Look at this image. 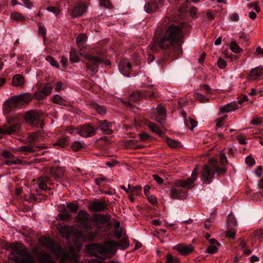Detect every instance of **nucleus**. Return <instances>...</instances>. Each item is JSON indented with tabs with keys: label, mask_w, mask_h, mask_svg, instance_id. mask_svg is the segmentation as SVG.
<instances>
[{
	"label": "nucleus",
	"mask_w": 263,
	"mask_h": 263,
	"mask_svg": "<svg viewBox=\"0 0 263 263\" xmlns=\"http://www.w3.org/2000/svg\"><path fill=\"white\" fill-rule=\"evenodd\" d=\"M53 87L49 83H44L38 86V90H40L46 96L49 95L52 91Z\"/></svg>",
	"instance_id": "2f4dec72"
},
{
	"label": "nucleus",
	"mask_w": 263,
	"mask_h": 263,
	"mask_svg": "<svg viewBox=\"0 0 263 263\" xmlns=\"http://www.w3.org/2000/svg\"><path fill=\"white\" fill-rule=\"evenodd\" d=\"M236 231L233 230H227L225 232L226 237L234 239L235 237Z\"/></svg>",
	"instance_id": "052dcab7"
},
{
	"label": "nucleus",
	"mask_w": 263,
	"mask_h": 263,
	"mask_svg": "<svg viewBox=\"0 0 263 263\" xmlns=\"http://www.w3.org/2000/svg\"><path fill=\"white\" fill-rule=\"evenodd\" d=\"M18 105L14 97H11L9 100L6 101L4 104V110L7 113L12 110Z\"/></svg>",
	"instance_id": "bb28decb"
},
{
	"label": "nucleus",
	"mask_w": 263,
	"mask_h": 263,
	"mask_svg": "<svg viewBox=\"0 0 263 263\" xmlns=\"http://www.w3.org/2000/svg\"><path fill=\"white\" fill-rule=\"evenodd\" d=\"M1 156L5 158L9 159H12L14 157V155L8 151L3 152L1 154Z\"/></svg>",
	"instance_id": "338daca9"
},
{
	"label": "nucleus",
	"mask_w": 263,
	"mask_h": 263,
	"mask_svg": "<svg viewBox=\"0 0 263 263\" xmlns=\"http://www.w3.org/2000/svg\"><path fill=\"white\" fill-rule=\"evenodd\" d=\"M97 234V232H89L87 233L85 235V236H84L83 233L81 232H80L78 233V236L84 237L89 241H92L95 238Z\"/></svg>",
	"instance_id": "4c0bfd02"
},
{
	"label": "nucleus",
	"mask_w": 263,
	"mask_h": 263,
	"mask_svg": "<svg viewBox=\"0 0 263 263\" xmlns=\"http://www.w3.org/2000/svg\"><path fill=\"white\" fill-rule=\"evenodd\" d=\"M68 143V137H63L53 144L54 146H58L60 147H64Z\"/></svg>",
	"instance_id": "37998d69"
},
{
	"label": "nucleus",
	"mask_w": 263,
	"mask_h": 263,
	"mask_svg": "<svg viewBox=\"0 0 263 263\" xmlns=\"http://www.w3.org/2000/svg\"><path fill=\"white\" fill-rule=\"evenodd\" d=\"M129 240L126 237L123 238L120 242H118V246L123 249L127 248L129 246Z\"/></svg>",
	"instance_id": "5fc2aeb1"
},
{
	"label": "nucleus",
	"mask_w": 263,
	"mask_h": 263,
	"mask_svg": "<svg viewBox=\"0 0 263 263\" xmlns=\"http://www.w3.org/2000/svg\"><path fill=\"white\" fill-rule=\"evenodd\" d=\"M84 58L88 60L86 62L87 70L91 75L96 74L98 70L99 65L103 62V59L99 55L91 54H82Z\"/></svg>",
	"instance_id": "39448f33"
},
{
	"label": "nucleus",
	"mask_w": 263,
	"mask_h": 263,
	"mask_svg": "<svg viewBox=\"0 0 263 263\" xmlns=\"http://www.w3.org/2000/svg\"><path fill=\"white\" fill-rule=\"evenodd\" d=\"M219 157H220V163L221 165L222 166L225 165L228 162L226 155L224 153H220V154L219 155Z\"/></svg>",
	"instance_id": "0e129e2a"
},
{
	"label": "nucleus",
	"mask_w": 263,
	"mask_h": 263,
	"mask_svg": "<svg viewBox=\"0 0 263 263\" xmlns=\"http://www.w3.org/2000/svg\"><path fill=\"white\" fill-rule=\"evenodd\" d=\"M87 36L85 33L79 34L76 40V43L79 47L83 46L87 41Z\"/></svg>",
	"instance_id": "e433bc0d"
},
{
	"label": "nucleus",
	"mask_w": 263,
	"mask_h": 263,
	"mask_svg": "<svg viewBox=\"0 0 263 263\" xmlns=\"http://www.w3.org/2000/svg\"><path fill=\"white\" fill-rule=\"evenodd\" d=\"M147 127L154 133L161 136L164 134V132L156 124L149 122L147 124Z\"/></svg>",
	"instance_id": "72a5a7b5"
},
{
	"label": "nucleus",
	"mask_w": 263,
	"mask_h": 263,
	"mask_svg": "<svg viewBox=\"0 0 263 263\" xmlns=\"http://www.w3.org/2000/svg\"><path fill=\"white\" fill-rule=\"evenodd\" d=\"M210 245L206 249V252L209 254H214L218 251L219 243L214 239H209Z\"/></svg>",
	"instance_id": "cd10ccee"
},
{
	"label": "nucleus",
	"mask_w": 263,
	"mask_h": 263,
	"mask_svg": "<svg viewBox=\"0 0 263 263\" xmlns=\"http://www.w3.org/2000/svg\"><path fill=\"white\" fill-rule=\"evenodd\" d=\"M89 217L90 215L85 210H80L76 216V222L79 223L84 230H91L92 225Z\"/></svg>",
	"instance_id": "423d86ee"
},
{
	"label": "nucleus",
	"mask_w": 263,
	"mask_h": 263,
	"mask_svg": "<svg viewBox=\"0 0 263 263\" xmlns=\"http://www.w3.org/2000/svg\"><path fill=\"white\" fill-rule=\"evenodd\" d=\"M119 68L120 71L124 76H128L129 73L132 70L130 63L125 60H122L120 62Z\"/></svg>",
	"instance_id": "5701e85b"
},
{
	"label": "nucleus",
	"mask_w": 263,
	"mask_h": 263,
	"mask_svg": "<svg viewBox=\"0 0 263 263\" xmlns=\"http://www.w3.org/2000/svg\"><path fill=\"white\" fill-rule=\"evenodd\" d=\"M238 108V106L236 102H232L228 103L220 108L221 112H229L235 110Z\"/></svg>",
	"instance_id": "7c9ffc66"
},
{
	"label": "nucleus",
	"mask_w": 263,
	"mask_h": 263,
	"mask_svg": "<svg viewBox=\"0 0 263 263\" xmlns=\"http://www.w3.org/2000/svg\"><path fill=\"white\" fill-rule=\"evenodd\" d=\"M263 76V67H258L252 69L248 76V79L251 81L258 80Z\"/></svg>",
	"instance_id": "6ab92c4d"
},
{
	"label": "nucleus",
	"mask_w": 263,
	"mask_h": 263,
	"mask_svg": "<svg viewBox=\"0 0 263 263\" xmlns=\"http://www.w3.org/2000/svg\"><path fill=\"white\" fill-rule=\"evenodd\" d=\"M214 174L209 166L205 165L201 173V179L205 183H210L214 178Z\"/></svg>",
	"instance_id": "a211bd4d"
},
{
	"label": "nucleus",
	"mask_w": 263,
	"mask_h": 263,
	"mask_svg": "<svg viewBox=\"0 0 263 263\" xmlns=\"http://www.w3.org/2000/svg\"><path fill=\"white\" fill-rule=\"evenodd\" d=\"M89 211L93 212H101L108 209V203L105 200H93L88 206Z\"/></svg>",
	"instance_id": "9b49d317"
},
{
	"label": "nucleus",
	"mask_w": 263,
	"mask_h": 263,
	"mask_svg": "<svg viewBox=\"0 0 263 263\" xmlns=\"http://www.w3.org/2000/svg\"><path fill=\"white\" fill-rule=\"evenodd\" d=\"M34 97L36 99L41 100L46 96L40 90H38L37 91L34 93Z\"/></svg>",
	"instance_id": "774afa93"
},
{
	"label": "nucleus",
	"mask_w": 263,
	"mask_h": 263,
	"mask_svg": "<svg viewBox=\"0 0 263 263\" xmlns=\"http://www.w3.org/2000/svg\"><path fill=\"white\" fill-rule=\"evenodd\" d=\"M123 230L120 227L119 221H116L114 224V234L117 239L121 238Z\"/></svg>",
	"instance_id": "f704fd0d"
},
{
	"label": "nucleus",
	"mask_w": 263,
	"mask_h": 263,
	"mask_svg": "<svg viewBox=\"0 0 263 263\" xmlns=\"http://www.w3.org/2000/svg\"><path fill=\"white\" fill-rule=\"evenodd\" d=\"M46 60L53 66L57 68L59 67V64L58 62L51 56H47L46 58Z\"/></svg>",
	"instance_id": "4d7b16f0"
},
{
	"label": "nucleus",
	"mask_w": 263,
	"mask_h": 263,
	"mask_svg": "<svg viewBox=\"0 0 263 263\" xmlns=\"http://www.w3.org/2000/svg\"><path fill=\"white\" fill-rule=\"evenodd\" d=\"M173 249L183 256H187L194 251V248L192 245L184 243L178 244L173 247Z\"/></svg>",
	"instance_id": "4468645a"
},
{
	"label": "nucleus",
	"mask_w": 263,
	"mask_h": 263,
	"mask_svg": "<svg viewBox=\"0 0 263 263\" xmlns=\"http://www.w3.org/2000/svg\"><path fill=\"white\" fill-rule=\"evenodd\" d=\"M46 147L44 145H37L36 144H28L24 146H21L18 148L17 152H24L26 154L32 153L36 152L38 149H43Z\"/></svg>",
	"instance_id": "dca6fc26"
},
{
	"label": "nucleus",
	"mask_w": 263,
	"mask_h": 263,
	"mask_svg": "<svg viewBox=\"0 0 263 263\" xmlns=\"http://www.w3.org/2000/svg\"><path fill=\"white\" fill-rule=\"evenodd\" d=\"M154 116V119L156 121L161 124L164 122L166 119V112L164 107L161 104L157 106Z\"/></svg>",
	"instance_id": "2eb2a0df"
},
{
	"label": "nucleus",
	"mask_w": 263,
	"mask_h": 263,
	"mask_svg": "<svg viewBox=\"0 0 263 263\" xmlns=\"http://www.w3.org/2000/svg\"><path fill=\"white\" fill-rule=\"evenodd\" d=\"M39 241L43 247L48 248L51 252L54 253L58 257L61 258L63 261L73 259L77 261V256L76 254H72L71 256L68 252L63 249L59 244L55 242L49 237H42L39 239Z\"/></svg>",
	"instance_id": "f03ea898"
},
{
	"label": "nucleus",
	"mask_w": 263,
	"mask_h": 263,
	"mask_svg": "<svg viewBox=\"0 0 263 263\" xmlns=\"http://www.w3.org/2000/svg\"><path fill=\"white\" fill-rule=\"evenodd\" d=\"M182 28L180 26L172 25L165 31L164 35L159 40L158 45L162 49H167L183 39Z\"/></svg>",
	"instance_id": "f257e3e1"
},
{
	"label": "nucleus",
	"mask_w": 263,
	"mask_h": 263,
	"mask_svg": "<svg viewBox=\"0 0 263 263\" xmlns=\"http://www.w3.org/2000/svg\"><path fill=\"white\" fill-rule=\"evenodd\" d=\"M173 46V52L174 53V55L177 56L180 55L182 54V47L180 43H176Z\"/></svg>",
	"instance_id": "de8ad7c7"
},
{
	"label": "nucleus",
	"mask_w": 263,
	"mask_h": 263,
	"mask_svg": "<svg viewBox=\"0 0 263 263\" xmlns=\"http://www.w3.org/2000/svg\"><path fill=\"white\" fill-rule=\"evenodd\" d=\"M71 215L67 211L64 209L61 213L58 215V218L61 220H66L71 218Z\"/></svg>",
	"instance_id": "a19ab883"
},
{
	"label": "nucleus",
	"mask_w": 263,
	"mask_h": 263,
	"mask_svg": "<svg viewBox=\"0 0 263 263\" xmlns=\"http://www.w3.org/2000/svg\"><path fill=\"white\" fill-rule=\"evenodd\" d=\"M70 61L71 62L76 63L79 61V56L77 51L72 48L70 51Z\"/></svg>",
	"instance_id": "ea45409f"
},
{
	"label": "nucleus",
	"mask_w": 263,
	"mask_h": 263,
	"mask_svg": "<svg viewBox=\"0 0 263 263\" xmlns=\"http://www.w3.org/2000/svg\"><path fill=\"white\" fill-rule=\"evenodd\" d=\"M142 187L140 185L134 186L131 189L130 193L134 195L139 196L141 194Z\"/></svg>",
	"instance_id": "603ef678"
},
{
	"label": "nucleus",
	"mask_w": 263,
	"mask_h": 263,
	"mask_svg": "<svg viewBox=\"0 0 263 263\" xmlns=\"http://www.w3.org/2000/svg\"><path fill=\"white\" fill-rule=\"evenodd\" d=\"M46 9L47 11L55 14L56 15L59 14L61 13V10L56 7H47Z\"/></svg>",
	"instance_id": "13d9d810"
},
{
	"label": "nucleus",
	"mask_w": 263,
	"mask_h": 263,
	"mask_svg": "<svg viewBox=\"0 0 263 263\" xmlns=\"http://www.w3.org/2000/svg\"><path fill=\"white\" fill-rule=\"evenodd\" d=\"M65 169L62 167H52L50 170L52 176L56 180L62 179L65 173Z\"/></svg>",
	"instance_id": "412c9836"
},
{
	"label": "nucleus",
	"mask_w": 263,
	"mask_h": 263,
	"mask_svg": "<svg viewBox=\"0 0 263 263\" xmlns=\"http://www.w3.org/2000/svg\"><path fill=\"white\" fill-rule=\"evenodd\" d=\"M83 147L82 144L79 141H74L71 145V149L74 152L80 151Z\"/></svg>",
	"instance_id": "3c124183"
},
{
	"label": "nucleus",
	"mask_w": 263,
	"mask_h": 263,
	"mask_svg": "<svg viewBox=\"0 0 263 263\" xmlns=\"http://www.w3.org/2000/svg\"><path fill=\"white\" fill-rule=\"evenodd\" d=\"M87 10L86 5L80 2L74 6L70 11V15L72 18L81 16Z\"/></svg>",
	"instance_id": "ddd939ff"
},
{
	"label": "nucleus",
	"mask_w": 263,
	"mask_h": 263,
	"mask_svg": "<svg viewBox=\"0 0 263 263\" xmlns=\"http://www.w3.org/2000/svg\"><path fill=\"white\" fill-rule=\"evenodd\" d=\"M98 127L105 134L111 135L112 133V124L106 120L100 121Z\"/></svg>",
	"instance_id": "aec40b11"
},
{
	"label": "nucleus",
	"mask_w": 263,
	"mask_h": 263,
	"mask_svg": "<svg viewBox=\"0 0 263 263\" xmlns=\"http://www.w3.org/2000/svg\"><path fill=\"white\" fill-rule=\"evenodd\" d=\"M154 95V91H149L145 90H136L131 93L129 96L128 100L124 101V103L126 106H128L132 109H134L136 107V106L133 105L132 103H137L142 99L147 97L152 98L153 97Z\"/></svg>",
	"instance_id": "20e7f679"
},
{
	"label": "nucleus",
	"mask_w": 263,
	"mask_h": 263,
	"mask_svg": "<svg viewBox=\"0 0 263 263\" xmlns=\"http://www.w3.org/2000/svg\"><path fill=\"white\" fill-rule=\"evenodd\" d=\"M198 175L197 167L194 168L192 172L191 177L187 178L186 180L179 181L176 183V185L181 187H188L196 179Z\"/></svg>",
	"instance_id": "f3484780"
},
{
	"label": "nucleus",
	"mask_w": 263,
	"mask_h": 263,
	"mask_svg": "<svg viewBox=\"0 0 263 263\" xmlns=\"http://www.w3.org/2000/svg\"><path fill=\"white\" fill-rule=\"evenodd\" d=\"M140 140L142 141H146L148 140L150 137L149 135L146 133H142L139 134Z\"/></svg>",
	"instance_id": "69168bd1"
},
{
	"label": "nucleus",
	"mask_w": 263,
	"mask_h": 263,
	"mask_svg": "<svg viewBox=\"0 0 263 263\" xmlns=\"http://www.w3.org/2000/svg\"><path fill=\"white\" fill-rule=\"evenodd\" d=\"M167 145L171 148H177L180 146V143L174 139L168 137L165 139Z\"/></svg>",
	"instance_id": "79ce46f5"
},
{
	"label": "nucleus",
	"mask_w": 263,
	"mask_h": 263,
	"mask_svg": "<svg viewBox=\"0 0 263 263\" xmlns=\"http://www.w3.org/2000/svg\"><path fill=\"white\" fill-rule=\"evenodd\" d=\"M111 216L109 214H95L92 218L91 221L93 222L94 226L98 230L101 229V226L108 223L110 220Z\"/></svg>",
	"instance_id": "1a4fd4ad"
},
{
	"label": "nucleus",
	"mask_w": 263,
	"mask_h": 263,
	"mask_svg": "<svg viewBox=\"0 0 263 263\" xmlns=\"http://www.w3.org/2000/svg\"><path fill=\"white\" fill-rule=\"evenodd\" d=\"M217 65L220 68L224 69L227 66V63L222 58H219L217 61Z\"/></svg>",
	"instance_id": "e2e57ef3"
},
{
	"label": "nucleus",
	"mask_w": 263,
	"mask_h": 263,
	"mask_svg": "<svg viewBox=\"0 0 263 263\" xmlns=\"http://www.w3.org/2000/svg\"><path fill=\"white\" fill-rule=\"evenodd\" d=\"M13 97L15 99L17 104L29 102L33 99V96L30 93L21 94L20 95L15 96Z\"/></svg>",
	"instance_id": "b1692460"
},
{
	"label": "nucleus",
	"mask_w": 263,
	"mask_h": 263,
	"mask_svg": "<svg viewBox=\"0 0 263 263\" xmlns=\"http://www.w3.org/2000/svg\"><path fill=\"white\" fill-rule=\"evenodd\" d=\"M166 263H180L179 259L171 254L167 253L166 255Z\"/></svg>",
	"instance_id": "a18cd8bd"
},
{
	"label": "nucleus",
	"mask_w": 263,
	"mask_h": 263,
	"mask_svg": "<svg viewBox=\"0 0 263 263\" xmlns=\"http://www.w3.org/2000/svg\"><path fill=\"white\" fill-rule=\"evenodd\" d=\"M97 128H95L90 124H85L81 126L79 129H76V133L81 137L88 138L95 136Z\"/></svg>",
	"instance_id": "9d476101"
},
{
	"label": "nucleus",
	"mask_w": 263,
	"mask_h": 263,
	"mask_svg": "<svg viewBox=\"0 0 263 263\" xmlns=\"http://www.w3.org/2000/svg\"><path fill=\"white\" fill-rule=\"evenodd\" d=\"M25 120L31 125H37L41 119V114L37 110L27 111L25 116Z\"/></svg>",
	"instance_id": "f8f14e48"
},
{
	"label": "nucleus",
	"mask_w": 263,
	"mask_h": 263,
	"mask_svg": "<svg viewBox=\"0 0 263 263\" xmlns=\"http://www.w3.org/2000/svg\"><path fill=\"white\" fill-rule=\"evenodd\" d=\"M58 229L61 236L66 239L70 237V234L73 231L71 227L66 225H59L58 227Z\"/></svg>",
	"instance_id": "4be33fe9"
},
{
	"label": "nucleus",
	"mask_w": 263,
	"mask_h": 263,
	"mask_svg": "<svg viewBox=\"0 0 263 263\" xmlns=\"http://www.w3.org/2000/svg\"><path fill=\"white\" fill-rule=\"evenodd\" d=\"M25 80L23 76L20 74L14 75L12 79L11 85L14 87H24Z\"/></svg>",
	"instance_id": "393cba45"
},
{
	"label": "nucleus",
	"mask_w": 263,
	"mask_h": 263,
	"mask_svg": "<svg viewBox=\"0 0 263 263\" xmlns=\"http://www.w3.org/2000/svg\"><path fill=\"white\" fill-rule=\"evenodd\" d=\"M52 101L56 104L61 105H65L66 104V101L62 98L61 96H60L59 95H55Z\"/></svg>",
	"instance_id": "c03bdc74"
},
{
	"label": "nucleus",
	"mask_w": 263,
	"mask_h": 263,
	"mask_svg": "<svg viewBox=\"0 0 263 263\" xmlns=\"http://www.w3.org/2000/svg\"><path fill=\"white\" fill-rule=\"evenodd\" d=\"M194 96L196 100H198L200 102H206L209 101V98H206L204 96H203L202 94L195 92L194 93Z\"/></svg>",
	"instance_id": "09e8293b"
},
{
	"label": "nucleus",
	"mask_w": 263,
	"mask_h": 263,
	"mask_svg": "<svg viewBox=\"0 0 263 263\" xmlns=\"http://www.w3.org/2000/svg\"><path fill=\"white\" fill-rule=\"evenodd\" d=\"M6 135L11 136L21 130V123L12 119H7V122L3 125Z\"/></svg>",
	"instance_id": "0eeeda50"
},
{
	"label": "nucleus",
	"mask_w": 263,
	"mask_h": 263,
	"mask_svg": "<svg viewBox=\"0 0 263 263\" xmlns=\"http://www.w3.org/2000/svg\"><path fill=\"white\" fill-rule=\"evenodd\" d=\"M159 7L156 1H152L146 3L144 6V9L148 13H152L156 12Z\"/></svg>",
	"instance_id": "c85d7f7f"
},
{
	"label": "nucleus",
	"mask_w": 263,
	"mask_h": 263,
	"mask_svg": "<svg viewBox=\"0 0 263 263\" xmlns=\"http://www.w3.org/2000/svg\"><path fill=\"white\" fill-rule=\"evenodd\" d=\"M215 172L217 173L218 176H220L221 175H224L227 172V168L223 167H220L219 166H216L215 168Z\"/></svg>",
	"instance_id": "bf43d9fd"
},
{
	"label": "nucleus",
	"mask_w": 263,
	"mask_h": 263,
	"mask_svg": "<svg viewBox=\"0 0 263 263\" xmlns=\"http://www.w3.org/2000/svg\"><path fill=\"white\" fill-rule=\"evenodd\" d=\"M40 133L39 132H33L28 134L26 140L30 144H36L39 141Z\"/></svg>",
	"instance_id": "473e14b6"
},
{
	"label": "nucleus",
	"mask_w": 263,
	"mask_h": 263,
	"mask_svg": "<svg viewBox=\"0 0 263 263\" xmlns=\"http://www.w3.org/2000/svg\"><path fill=\"white\" fill-rule=\"evenodd\" d=\"M66 206L70 211L72 213L77 212L79 209V205L78 204L68 203H67Z\"/></svg>",
	"instance_id": "864d4df0"
},
{
	"label": "nucleus",
	"mask_w": 263,
	"mask_h": 263,
	"mask_svg": "<svg viewBox=\"0 0 263 263\" xmlns=\"http://www.w3.org/2000/svg\"><path fill=\"white\" fill-rule=\"evenodd\" d=\"M200 89L202 91H204L205 93L210 95L213 93L211 88L207 84L201 85L200 86Z\"/></svg>",
	"instance_id": "6e6d98bb"
},
{
	"label": "nucleus",
	"mask_w": 263,
	"mask_h": 263,
	"mask_svg": "<svg viewBox=\"0 0 263 263\" xmlns=\"http://www.w3.org/2000/svg\"><path fill=\"white\" fill-rule=\"evenodd\" d=\"M10 17L12 20L16 21L23 22L26 18L23 14L20 12H14L11 14Z\"/></svg>",
	"instance_id": "58836bf2"
},
{
	"label": "nucleus",
	"mask_w": 263,
	"mask_h": 263,
	"mask_svg": "<svg viewBox=\"0 0 263 263\" xmlns=\"http://www.w3.org/2000/svg\"><path fill=\"white\" fill-rule=\"evenodd\" d=\"M230 49L233 52L236 53H239L241 51L239 46L236 44V42L235 41H232L231 43Z\"/></svg>",
	"instance_id": "8fccbe9b"
},
{
	"label": "nucleus",
	"mask_w": 263,
	"mask_h": 263,
	"mask_svg": "<svg viewBox=\"0 0 263 263\" xmlns=\"http://www.w3.org/2000/svg\"><path fill=\"white\" fill-rule=\"evenodd\" d=\"M37 260L40 263H57L52 260L51 256L48 253H40L37 257Z\"/></svg>",
	"instance_id": "c756f323"
},
{
	"label": "nucleus",
	"mask_w": 263,
	"mask_h": 263,
	"mask_svg": "<svg viewBox=\"0 0 263 263\" xmlns=\"http://www.w3.org/2000/svg\"><path fill=\"white\" fill-rule=\"evenodd\" d=\"M8 258L16 263H36L33 256L23 245L13 246Z\"/></svg>",
	"instance_id": "7ed1b4c3"
},
{
	"label": "nucleus",
	"mask_w": 263,
	"mask_h": 263,
	"mask_svg": "<svg viewBox=\"0 0 263 263\" xmlns=\"http://www.w3.org/2000/svg\"><path fill=\"white\" fill-rule=\"evenodd\" d=\"M170 196L173 199H180L181 198L180 192H179V191L176 189H171Z\"/></svg>",
	"instance_id": "49530a36"
},
{
	"label": "nucleus",
	"mask_w": 263,
	"mask_h": 263,
	"mask_svg": "<svg viewBox=\"0 0 263 263\" xmlns=\"http://www.w3.org/2000/svg\"><path fill=\"white\" fill-rule=\"evenodd\" d=\"M86 249L91 255L94 256H98L99 255L105 256L111 251L110 248L105 247L98 243L87 245Z\"/></svg>",
	"instance_id": "6e6552de"
},
{
	"label": "nucleus",
	"mask_w": 263,
	"mask_h": 263,
	"mask_svg": "<svg viewBox=\"0 0 263 263\" xmlns=\"http://www.w3.org/2000/svg\"><path fill=\"white\" fill-rule=\"evenodd\" d=\"M92 108L96 110L99 114L103 115L106 112V108L104 106H101L96 103L91 104Z\"/></svg>",
	"instance_id": "c9c22d12"
},
{
	"label": "nucleus",
	"mask_w": 263,
	"mask_h": 263,
	"mask_svg": "<svg viewBox=\"0 0 263 263\" xmlns=\"http://www.w3.org/2000/svg\"><path fill=\"white\" fill-rule=\"evenodd\" d=\"M100 5L101 7H104L106 8H110L112 7L109 0H100Z\"/></svg>",
	"instance_id": "680f3d73"
},
{
	"label": "nucleus",
	"mask_w": 263,
	"mask_h": 263,
	"mask_svg": "<svg viewBox=\"0 0 263 263\" xmlns=\"http://www.w3.org/2000/svg\"><path fill=\"white\" fill-rule=\"evenodd\" d=\"M50 179L47 176H41L37 179L38 187L43 190L46 191V190H50V188H48L47 186V182L49 183V184H52V183L50 182Z\"/></svg>",
	"instance_id": "a878e982"
}]
</instances>
